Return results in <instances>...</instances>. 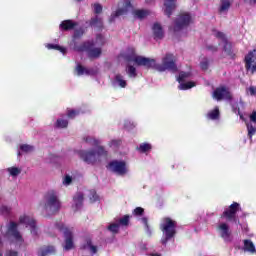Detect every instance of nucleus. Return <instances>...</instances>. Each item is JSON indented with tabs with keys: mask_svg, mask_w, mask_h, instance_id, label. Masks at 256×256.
I'll return each mask as SVG.
<instances>
[{
	"mask_svg": "<svg viewBox=\"0 0 256 256\" xmlns=\"http://www.w3.org/2000/svg\"><path fill=\"white\" fill-rule=\"evenodd\" d=\"M128 61H133L138 67H146V69H155L160 73L164 71H170L171 73H177L179 68H177L175 56L173 54H166L162 59V64H157V61L153 58H147L143 56H130Z\"/></svg>",
	"mask_w": 256,
	"mask_h": 256,
	"instance_id": "f257e3e1",
	"label": "nucleus"
},
{
	"mask_svg": "<svg viewBox=\"0 0 256 256\" xmlns=\"http://www.w3.org/2000/svg\"><path fill=\"white\" fill-rule=\"evenodd\" d=\"M80 159L88 165H95V163H101V159H107V151L102 146H99L96 150H82L78 153Z\"/></svg>",
	"mask_w": 256,
	"mask_h": 256,
	"instance_id": "f03ea898",
	"label": "nucleus"
},
{
	"mask_svg": "<svg viewBox=\"0 0 256 256\" xmlns=\"http://www.w3.org/2000/svg\"><path fill=\"white\" fill-rule=\"evenodd\" d=\"M74 51H77L78 53H87L88 59H99L101 55H103V49L101 47H95V42L93 40L91 41H85L80 45L74 46Z\"/></svg>",
	"mask_w": 256,
	"mask_h": 256,
	"instance_id": "7ed1b4c3",
	"label": "nucleus"
},
{
	"mask_svg": "<svg viewBox=\"0 0 256 256\" xmlns=\"http://www.w3.org/2000/svg\"><path fill=\"white\" fill-rule=\"evenodd\" d=\"M160 229L165 235V238L162 239V245H167V241H170V239H173L177 235V221L165 217L162 219Z\"/></svg>",
	"mask_w": 256,
	"mask_h": 256,
	"instance_id": "20e7f679",
	"label": "nucleus"
},
{
	"mask_svg": "<svg viewBox=\"0 0 256 256\" xmlns=\"http://www.w3.org/2000/svg\"><path fill=\"white\" fill-rule=\"evenodd\" d=\"M44 209H49L52 213H58L61 209V201L55 191H49L44 196Z\"/></svg>",
	"mask_w": 256,
	"mask_h": 256,
	"instance_id": "39448f33",
	"label": "nucleus"
},
{
	"mask_svg": "<svg viewBox=\"0 0 256 256\" xmlns=\"http://www.w3.org/2000/svg\"><path fill=\"white\" fill-rule=\"evenodd\" d=\"M55 227L58 231H61L64 234V251H71V249H74L75 244L73 243V232L69 228L65 227V224L63 223H56Z\"/></svg>",
	"mask_w": 256,
	"mask_h": 256,
	"instance_id": "423d86ee",
	"label": "nucleus"
},
{
	"mask_svg": "<svg viewBox=\"0 0 256 256\" xmlns=\"http://www.w3.org/2000/svg\"><path fill=\"white\" fill-rule=\"evenodd\" d=\"M189 25H191V14L181 13L174 21L173 31L178 33V31H182V29L189 27Z\"/></svg>",
	"mask_w": 256,
	"mask_h": 256,
	"instance_id": "0eeeda50",
	"label": "nucleus"
},
{
	"mask_svg": "<svg viewBox=\"0 0 256 256\" xmlns=\"http://www.w3.org/2000/svg\"><path fill=\"white\" fill-rule=\"evenodd\" d=\"M215 37L224 43L223 51L228 55V57H230V59H235L237 55L233 52V44L229 41L227 35L221 31H216Z\"/></svg>",
	"mask_w": 256,
	"mask_h": 256,
	"instance_id": "6e6552de",
	"label": "nucleus"
},
{
	"mask_svg": "<svg viewBox=\"0 0 256 256\" xmlns=\"http://www.w3.org/2000/svg\"><path fill=\"white\" fill-rule=\"evenodd\" d=\"M245 69L246 72L250 73V75H255L256 73V49L250 50L245 58Z\"/></svg>",
	"mask_w": 256,
	"mask_h": 256,
	"instance_id": "1a4fd4ad",
	"label": "nucleus"
},
{
	"mask_svg": "<svg viewBox=\"0 0 256 256\" xmlns=\"http://www.w3.org/2000/svg\"><path fill=\"white\" fill-rule=\"evenodd\" d=\"M241 205L237 202H233L224 212L221 217H225L227 221H234L237 223V212L240 211Z\"/></svg>",
	"mask_w": 256,
	"mask_h": 256,
	"instance_id": "9d476101",
	"label": "nucleus"
},
{
	"mask_svg": "<svg viewBox=\"0 0 256 256\" xmlns=\"http://www.w3.org/2000/svg\"><path fill=\"white\" fill-rule=\"evenodd\" d=\"M108 167L112 173L117 175H127V163L125 161L113 160L109 162Z\"/></svg>",
	"mask_w": 256,
	"mask_h": 256,
	"instance_id": "9b49d317",
	"label": "nucleus"
},
{
	"mask_svg": "<svg viewBox=\"0 0 256 256\" xmlns=\"http://www.w3.org/2000/svg\"><path fill=\"white\" fill-rule=\"evenodd\" d=\"M213 97L216 101H223V99L231 101V99H233L231 92H229L225 86L216 88L213 92Z\"/></svg>",
	"mask_w": 256,
	"mask_h": 256,
	"instance_id": "f8f14e48",
	"label": "nucleus"
},
{
	"mask_svg": "<svg viewBox=\"0 0 256 256\" xmlns=\"http://www.w3.org/2000/svg\"><path fill=\"white\" fill-rule=\"evenodd\" d=\"M20 223L22 225H26V227H30V232L32 235H37V222L35 219L29 217V216H20L19 218Z\"/></svg>",
	"mask_w": 256,
	"mask_h": 256,
	"instance_id": "ddd939ff",
	"label": "nucleus"
},
{
	"mask_svg": "<svg viewBox=\"0 0 256 256\" xmlns=\"http://www.w3.org/2000/svg\"><path fill=\"white\" fill-rule=\"evenodd\" d=\"M218 231L220 232V237L225 241V243H231V241H233L231 238V230L227 223H221L218 226Z\"/></svg>",
	"mask_w": 256,
	"mask_h": 256,
	"instance_id": "4468645a",
	"label": "nucleus"
},
{
	"mask_svg": "<svg viewBox=\"0 0 256 256\" xmlns=\"http://www.w3.org/2000/svg\"><path fill=\"white\" fill-rule=\"evenodd\" d=\"M131 7H133V5L131 4V0H125L124 7L117 9L115 13L111 15L110 22H112L113 19H115L116 17H121V15H127Z\"/></svg>",
	"mask_w": 256,
	"mask_h": 256,
	"instance_id": "2eb2a0df",
	"label": "nucleus"
},
{
	"mask_svg": "<svg viewBox=\"0 0 256 256\" xmlns=\"http://www.w3.org/2000/svg\"><path fill=\"white\" fill-rule=\"evenodd\" d=\"M177 0H164V14L167 17H171L173 15V10L177 8Z\"/></svg>",
	"mask_w": 256,
	"mask_h": 256,
	"instance_id": "dca6fc26",
	"label": "nucleus"
},
{
	"mask_svg": "<svg viewBox=\"0 0 256 256\" xmlns=\"http://www.w3.org/2000/svg\"><path fill=\"white\" fill-rule=\"evenodd\" d=\"M9 233L16 239V241H23V237L21 236V233H19V230H17V223L16 222H10V226L8 228Z\"/></svg>",
	"mask_w": 256,
	"mask_h": 256,
	"instance_id": "f3484780",
	"label": "nucleus"
},
{
	"mask_svg": "<svg viewBox=\"0 0 256 256\" xmlns=\"http://www.w3.org/2000/svg\"><path fill=\"white\" fill-rule=\"evenodd\" d=\"M77 22L73 20H64L60 24L61 31H73L77 27Z\"/></svg>",
	"mask_w": 256,
	"mask_h": 256,
	"instance_id": "a211bd4d",
	"label": "nucleus"
},
{
	"mask_svg": "<svg viewBox=\"0 0 256 256\" xmlns=\"http://www.w3.org/2000/svg\"><path fill=\"white\" fill-rule=\"evenodd\" d=\"M154 39H163L165 37V32H163V27L159 23H154L152 27Z\"/></svg>",
	"mask_w": 256,
	"mask_h": 256,
	"instance_id": "6ab92c4d",
	"label": "nucleus"
},
{
	"mask_svg": "<svg viewBox=\"0 0 256 256\" xmlns=\"http://www.w3.org/2000/svg\"><path fill=\"white\" fill-rule=\"evenodd\" d=\"M90 27H95L99 31L103 30V19L99 16H95L90 19Z\"/></svg>",
	"mask_w": 256,
	"mask_h": 256,
	"instance_id": "aec40b11",
	"label": "nucleus"
},
{
	"mask_svg": "<svg viewBox=\"0 0 256 256\" xmlns=\"http://www.w3.org/2000/svg\"><path fill=\"white\" fill-rule=\"evenodd\" d=\"M84 196L83 193L78 192L76 195L73 197L74 205L76 207V211H79L83 207V201H84Z\"/></svg>",
	"mask_w": 256,
	"mask_h": 256,
	"instance_id": "412c9836",
	"label": "nucleus"
},
{
	"mask_svg": "<svg viewBox=\"0 0 256 256\" xmlns=\"http://www.w3.org/2000/svg\"><path fill=\"white\" fill-rule=\"evenodd\" d=\"M55 253V247L54 246H42L38 250L39 256H47V255H53Z\"/></svg>",
	"mask_w": 256,
	"mask_h": 256,
	"instance_id": "4be33fe9",
	"label": "nucleus"
},
{
	"mask_svg": "<svg viewBox=\"0 0 256 256\" xmlns=\"http://www.w3.org/2000/svg\"><path fill=\"white\" fill-rule=\"evenodd\" d=\"M244 251H247L248 253L255 254L256 249H255V244H253V241L246 239L244 240Z\"/></svg>",
	"mask_w": 256,
	"mask_h": 256,
	"instance_id": "5701e85b",
	"label": "nucleus"
},
{
	"mask_svg": "<svg viewBox=\"0 0 256 256\" xmlns=\"http://www.w3.org/2000/svg\"><path fill=\"white\" fill-rule=\"evenodd\" d=\"M219 117H220L219 107H216L215 109L207 113V119H211L212 121H217Z\"/></svg>",
	"mask_w": 256,
	"mask_h": 256,
	"instance_id": "b1692460",
	"label": "nucleus"
},
{
	"mask_svg": "<svg viewBox=\"0 0 256 256\" xmlns=\"http://www.w3.org/2000/svg\"><path fill=\"white\" fill-rule=\"evenodd\" d=\"M133 15L137 17V19H145V17L149 16V10L137 9L133 11Z\"/></svg>",
	"mask_w": 256,
	"mask_h": 256,
	"instance_id": "393cba45",
	"label": "nucleus"
},
{
	"mask_svg": "<svg viewBox=\"0 0 256 256\" xmlns=\"http://www.w3.org/2000/svg\"><path fill=\"white\" fill-rule=\"evenodd\" d=\"M114 81L122 89H125V87H127V81L125 79H123V75H121V74H116L115 77H114Z\"/></svg>",
	"mask_w": 256,
	"mask_h": 256,
	"instance_id": "a878e982",
	"label": "nucleus"
},
{
	"mask_svg": "<svg viewBox=\"0 0 256 256\" xmlns=\"http://www.w3.org/2000/svg\"><path fill=\"white\" fill-rule=\"evenodd\" d=\"M197 84L194 81L181 82L179 89L181 91H187L188 89H193Z\"/></svg>",
	"mask_w": 256,
	"mask_h": 256,
	"instance_id": "bb28decb",
	"label": "nucleus"
},
{
	"mask_svg": "<svg viewBox=\"0 0 256 256\" xmlns=\"http://www.w3.org/2000/svg\"><path fill=\"white\" fill-rule=\"evenodd\" d=\"M76 71H77V75L79 77H81V75H91V71L85 67H83V65L78 64L76 66Z\"/></svg>",
	"mask_w": 256,
	"mask_h": 256,
	"instance_id": "cd10ccee",
	"label": "nucleus"
},
{
	"mask_svg": "<svg viewBox=\"0 0 256 256\" xmlns=\"http://www.w3.org/2000/svg\"><path fill=\"white\" fill-rule=\"evenodd\" d=\"M231 8V2L229 0H221V5L219 8L220 13H225V11H229Z\"/></svg>",
	"mask_w": 256,
	"mask_h": 256,
	"instance_id": "c85d7f7f",
	"label": "nucleus"
},
{
	"mask_svg": "<svg viewBox=\"0 0 256 256\" xmlns=\"http://www.w3.org/2000/svg\"><path fill=\"white\" fill-rule=\"evenodd\" d=\"M68 126H69V121L65 119H58L55 123V127L57 129H67Z\"/></svg>",
	"mask_w": 256,
	"mask_h": 256,
	"instance_id": "c756f323",
	"label": "nucleus"
},
{
	"mask_svg": "<svg viewBox=\"0 0 256 256\" xmlns=\"http://www.w3.org/2000/svg\"><path fill=\"white\" fill-rule=\"evenodd\" d=\"M151 149H153V146H151L149 143H142L139 147H137V150L140 153H148V151H151Z\"/></svg>",
	"mask_w": 256,
	"mask_h": 256,
	"instance_id": "7c9ffc66",
	"label": "nucleus"
},
{
	"mask_svg": "<svg viewBox=\"0 0 256 256\" xmlns=\"http://www.w3.org/2000/svg\"><path fill=\"white\" fill-rule=\"evenodd\" d=\"M47 47L48 49H55L56 51H60V53H63V55L67 53V49L63 46H59L58 44H48Z\"/></svg>",
	"mask_w": 256,
	"mask_h": 256,
	"instance_id": "2f4dec72",
	"label": "nucleus"
},
{
	"mask_svg": "<svg viewBox=\"0 0 256 256\" xmlns=\"http://www.w3.org/2000/svg\"><path fill=\"white\" fill-rule=\"evenodd\" d=\"M189 77H191V73L190 72H180L177 81L178 83H183L185 81H187V79H189Z\"/></svg>",
	"mask_w": 256,
	"mask_h": 256,
	"instance_id": "473e14b6",
	"label": "nucleus"
},
{
	"mask_svg": "<svg viewBox=\"0 0 256 256\" xmlns=\"http://www.w3.org/2000/svg\"><path fill=\"white\" fill-rule=\"evenodd\" d=\"M246 127H247V131H248V137H249V139H252L253 135H255V133H256V127L253 126V123H247Z\"/></svg>",
	"mask_w": 256,
	"mask_h": 256,
	"instance_id": "72a5a7b5",
	"label": "nucleus"
},
{
	"mask_svg": "<svg viewBox=\"0 0 256 256\" xmlns=\"http://www.w3.org/2000/svg\"><path fill=\"white\" fill-rule=\"evenodd\" d=\"M7 171L11 175V177H17V175H21V168L9 167Z\"/></svg>",
	"mask_w": 256,
	"mask_h": 256,
	"instance_id": "f704fd0d",
	"label": "nucleus"
},
{
	"mask_svg": "<svg viewBox=\"0 0 256 256\" xmlns=\"http://www.w3.org/2000/svg\"><path fill=\"white\" fill-rule=\"evenodd\" d=\"M78 115H81L80 110L71 109L67 111L68 119H75Z\"/></svg>",
	"mask_w": 256,
	"mask_h": 256,
	"instance_id": "c9c22d12",
	"label": "nucleus"
},
{
	"mask_svg": "<svg viewBox=\"0 0 256 256\" xmlns=\"http://www.w3.org/2000/svg\"><path fill=\"white\" fill-rule=\"evenodd\" d=\"M129 215H124L122 218L119 219L118 225L122 227H128L129 226Z\"/></svg>",
	"mask_w": 256,
	"mask_h": 256,
	"instance_id": "e433bc0d",
	"label": "nucleus"
},
{
	"mask_svg": "<svg viewBox=\"0 0 256 256\" xmlns=\"http://www.w3.org/2000/svg\"><path fill=\"white\" fill-rule=\"evenodd\" d=\"M126 73L129 77H137V69L134 66L129 65L126 69Z\"/></svg>",
	"mask_w": 256,
	"mask_h": 256,
	"instance_id": "4c0bfd02",
	"label": "nucleus"
},
{
	"mask_svg": "<svg viewBox=\"0 0 256 256\" xmlns=\"http://www.w3.org/2000/svg\"><path fill=\"white\" fill-rule=\"evenodd\" d=\"M132 213L134 217H143V215H145V209L142 207H136Z\"/></svg>",
	"mask_w": 256,
	"mask_h": 256,
	"instance_id": "58836bf2",
	"label": "nucleus"
},
{
	"mask_svg": "<svg viewBox=\"0 0 256 256\" xmlns=\"http://www.w3.org/2000/svg\"><path fill=\"white\" fill-rule=\"evenodd\" d=\"M119 223H112L108 226V231H110L111 233L117 234L119 233Z\"/></svg>",
	"mask_w": 256,
	"mask_h": 256,
	"instance_id": "ea45409f",
	"label": "nucleus"
},
{
	"mask_svg": "<svg viewBox=\"0 0 256 256\" xmlns=\"http://www.w3.org/2000/svg\"><path fill=\"white\" fill-rule=\"evenodd\" d=\"M200 69H202V71H207L209 69V59L204 58L203 61L200 62Z\"/></svg>",
	"mask_w": 256,
	"mask_h": 256,
	"instance_id": "a19ab883",
	"label": "nucleus"
},
{
	"mask_svg": "<svg viewBox=\"0 0 256 256\" xmlns=\"http://www.w3.org/2000/svg\"><path fill=\"white\" fill-rule=\"evenodd\" d=\"M86 245H87V247H89V249H90V251H92V253H94V254L97 253V246L93 245V242L91 241L90 238H88L86 240Z\"/></svg>",
	"mask_w": 256,
	"mask_h": 256,
	"instance_id": "79ce46f5",
	"label": "nucleus"
},
{
	"mask_svg": "<svg viewBox=\"0 0 256 256\" xmlns=\"http://www.w3.org/2000/svg\"><path fill=\"white\" fill-rule=\"evenodd\" d=\"M83 35H85V30H83V28L74 31V39H81Z\"/></svg>",
	"mask_w": 256,
	"mask_h": 256,
	"instance_id": "37998d69",
	"label": "nucleus"
},
{
	"mask_svg": "<svg viewBox=\"0 0 256 256\" xmlns=\"http://www.w3.org/2000/svg\"><path fill=\"white\" fill-rule=\"evenodd\" d=\"M90 203H95L96 201H99V195H97V192L90 191Z\"/></svg>",
	"mask_w": 256,
	"mask_h": 256,
	"instance_id": "c03bdc74",
	"label": "nucleus"
},
{
	"mask_svg": "<svg viewBox=\"0 0 256 256\" xmlns=\"http://www.w3.org/2000/svg\"><path fill=\"white\" fill-rule=\"evenodd\" d=\"M20 149L24 153H30V151H33V146H31L29 144H23V145L20 146Z\"/></svg>",
	"mask_w": 256,
	"mask_h": 256,
	"instance_id": "a18cd8bd",
	"label": "nucleus"
},
{
	"mask_svg": "<svg viewBox=\"0 0 256 256\" xmlns=\"http://www.w3.org/2000/svg\"><path fill=\"white\" fill-rule=\"evenodd\" d=\"M94 13L96 15L103 13V6H101V4H99V3L94 4Z\"/></svg>",
	"mask_w": 256,
	"mask_h": 256,
	"instance_id": "49530a36",
	"label": "nucleus"
},
{
	"mask_svg": "<svg viewBox=\"0 0 256 256\" xmlns=\"http://www.w3.org/2000/svg\"><path fill=\"white\" fill-rule=\"evenodd\" d=\"M141 222L145 226L146 231L149 233V231H151V229L149 228V219H147V217H142Z\"/></svg>",
	"mask_w": 256,
	"mask_h": 256,
	"instance_id": "de8ad7c7",
	"label": "nucleus"
},
{
	"mask_svg": "<svg viewBox=\"0 0 256 256\" xmlns=\"http://www.w3.org/2000/svg\"><path fill=\"white\" fill-rule=\"evenodd\" d=\"M84 141L86 143H91V145H99V140H95V139H93L91 137L84 138Z\"/></svg>",
	"mask_w": 256,
	"mask_h": 256,
	"instance_id": "09e8293b",
	"label": "nucleus"
},
{
	"mask_svg": "<svg viewBox=\"0 0 256 256\" xmlns=\"http://www.w3.org/2000/svg\"><path fill=\"white\" fill-rule=\"evenodd\" d=\"M206 49L207 51H211V53H217V51H219V47L215 45H207Z\"/></svg>",
	"mask_w": 256,
	"mask_h": 256,
	"instance_id": "8fccbe9b",
	"label": "nucleus"
},
{
	"mask_svg": "<svg viewBox=\"0 0 256 256\" xmlns=\"http://www.w3.org/2000/svg\"><path fill=\"white\" fill-rule=\"evenodd\" d=\"M96 41L100 43V45H105V37L102 34L96 35Z\"/></svg>",
	"mask_w": 256,
	"mask_h": 256,
	"instance_id": "3c124183",
	"label": "nucleus"
},
{
	"mask_svg": "<svg viewBox=\"0 0 256 256\" xmlns=\"http://www.w3.org/2000/svg\"><path fill=\"white\" fill-rule=\"evenodd\" d=\"M72 181H73V178L69 175H66L63 183L64 185H71Z\"/></svg>",
	"mask_w": 256,
	"mask_h": 256,
	"instance_id": "603ef678",
	"label": "nucleus"
},
{
	"mask_svg": "<svg viewBox=\"0 0 256 256\" xmlns=\"http://www.w3.org/2000/svg\"><path fill=\"white\" fill-rule=\"evenodd\" d=\"M124 127L125 129H127L128 131L131 130V129H134L135 128V125H133V123L129 122V121H126L124 123Z\"/></svg>",
	"mask_w": 256,
	"mask_h": 256,
	"instance_id": "864d4df0",
	"label": "nucleus"
},
{
	"mask_svg": "<svg viewBox=\"0 0 256 256\" xmlns=\"http://www.w3.org/2000/svg\"><path fill=\"white\" fill-rule=\"evenodd\" d=\"M248 91H249V93H250V95H251L252 97H256V87H255V86H250V87L248 88Z\"/></svg>",
	"mask_w": 256,
	"mask_h": 256,
	"instance_id": "5fc2aeb1",
	"label": "nucleus"
},
{
	"mask_svg": "<svg viewBox=\"0 0 256 256\" xmlns=\"http://www.w3.org/2000/svg\"><path fill=\"white\" fill-rule=\"evenodd\" d=\"M5 256H19V252L15 251V250H10V251L6 252Z\"/></svg>",
	"mask_w": 256,
	"mask_h": 256,
	"instance_id": "6e6d98bb",
	"label": "nucleus"
},
{
	"mask_svg": "<svg viewBox=\"0 0 256 256\" xmlns=\"http://www.w3.org/2000/svg\"><path fill=\"white\" fill-rule=\"evenodd\" d=\"M250 121L251 123H255L256 124V111H253L250 115Z\"/></svg>",
	"mask_w": 256,
	"mask_h": 256,
	"instance_id": "4d7b16f0",
	"label": "nucleus"
},
{
	"mask_svg": "<svg viewBox=\"0 0 256 256\" xmlns=\"http://www.w3.org/2000/svg\"><path fill=\"white\" fill-rule=\"evenodd\" d=\"M247 5H256V0H243Z\"/></svg>",
	"mask_w": 256,
	"mask_h": 256,
	"instance_id": "13d9d810",
	"label": "nucleus"
},
{
	"mask_svg": "<svg viewBox=\"0 0 256 256\" xmlns=\"http://www.w3.org/2000/svg\"><path fill=\"white\" fill-rule=\"evenodd\" d=\"M155 0H145V2L147 3V4H151V3H153Z\"/></svg>",
	"mask_w": 256,
	"mask_h": 256,
	"instance_id": "bf43d9fd",
	"label": "nucleus"
},
{
	"mask_svg": "<svg viewBox=\"0 0 256 256\" xmlns=\"http://www.w3.org/2000/svg\"><path fill=\"white\" fill-rule=\"evenodd\" d=\"M1 211H7V207L6 206H2L1 207Z\"/></svg>",
	"mask_w": 256,
	"mask_h": 256,
	"instance_id": "052dcab7",
	"label": "nucleus"
},
{
	"mask_svg": "<svg viewBox=\"0 0 256 256\" xmlns=\"http://www.w3.org/2000/svg\"><path fill=\"white\" fill-rule=\"evenodd\" d=\"M150 256H161V254H151Z\"/></svg>",
	"mask_w": 256,
	"mask_h": 256,
	"instance_id": "680f3d73",
	"label": "nucleus"
},
{
	"mask_svg": "<svg viewBox=\"0 0 256 256\" xmlns=\"http://www.w3.org/2000/svg\"><path fill=\"white\" fill-rule=\"evenodd\" d=\"M78 3H81V1H83V0H76Z\"/></svg>",
	"mask_w": 256,
	"mask_h": 256,
	"instance_id": "e2e57ef3",
	"label": "nucleus"
},
{
	"mask_svg": "<svg viewBox=\"0 0 256 256\" xmlns=\"http://www.w3.org/2000/svg\"><path fill=\"white\" fill-rule=\"evenodd\" d=\"M83 249H87V246L84 245V246H83Z\"/></svg>",
	"mask_w": 256,
	"mask_h": 256,
	"instance_id": "0e129e2a",
	"label": "nucleus"
},
{
	"mask_svg": "<svg viewBox=\"0 0 256 256\" xmlns=\"http://www.w3.org/2000/svg\"><path fill=\"white\" fill-rule=\"evenodd\" d=\"M240 118L243 119V115H240Z\"/></svg>",
	"mask_w": 256,
	"mask_h": 256,
	"instance_id": "69168bd1",
	"label": "nucleus"
}]
</instances>
